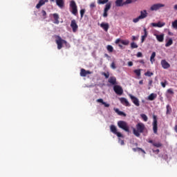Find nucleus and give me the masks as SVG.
I'll use <instances>...</instances> for the list:
<instances>
[{
    "mask_svg": "<svg viewBox=\"0 0 177 177\" xmlns=\"http://www.w3.org/2000/svg\"><path fill=\"white\" fill-rule=\"evenodd\" d=\"M145 130V125L142 122H139L136 125V129H133V135L136 136V137H139L140 136V133H144Z\"/></svg>",
    "mask_w": 177,
    "mask_h": 177,
    "instance_id": "1",
    "label": "nucleus"
},
{
    "mask_svg": "<svg viewBox=\"0 0 177 177\" xmlns=\"http://www.w3.org/2000/svg\"><path fill=\"white\" fill-rule=\"evenodd\" d=\"M55 38H56L55 42H56V44H57V49H58V50H61L62 48H63V44H68V42L62 39V37L58 36V35H57L55 37Z\"/></svg>",
    "mask_w": 177,
    "mask_h": 177,
    "instance_id": "2",
    "label": "nucleus"
},
{
    "mask_svg": "<svg viewBox=\"0 0 177 177\" xmlns=\"http://www.w3.org/2000/svg\"><path fill=\"white\" fill-rule=\"evenodd\" d=\"M118 128H120V129H122L123 131H124L127 133L130 132L128 123H127V122H125V121H123V120L118 121Z\"/></svg>",
    "mask_w": 177,
    "mask_h": 177,
    "instance_id": "3",
    "label": "nucleus"
},
{
    "mask_svg": "<svg viewBox=\"0 0 177 177\" xmlns=\"http://www.w3.org/2000/svg\"><path fill=\"white\" fill-rule=\"evenodd\" d=\"M147 17V12L146 10L140 11V15H139L137 18H135L132 20L133 23H138L140 20H142Z\"/></svg>",
    "mask_w": 177,
    "mask_h": 177,
    "instance_id": "4",
    "label": "nucleus"
},
{
    "mask_svg": "<svg viewBox=\"0 0 177 177\" xmlns=\"http://www.w3.org/2000/svg\"><path fill=\"white\" fill-rule=\"evenodd\" d=\"M70 8L71 9V12L72 15L77 16L78 14V9L75 1H71L70 2Z\"/></svg>",
    "mask_w": 177,
    "mask_h": 177,
    "instance_id": "5",
    "label": "nucleus"
},
{
    "mask_svg": "<svg viewBox=\"0 0 177 177\" xmlns=\"http://www.w3.org/2000/svg\"><path fill=\"white\" fill-rule=\"evenodd\" d=\"M153 133L157 134L158 133V120H157V116L155 115H153Z\"/></svg>",
    "mask_w": 177,
    "mask_h": 177,
    "instance_id": "6",
    "label": "nucleus"
},
{
    "mask_svg": "<svg viewBox=\"0 0 177 177\" xmlns=\"http://www.w3.org/2000/svg\"><path fill=\"white\" fill-rule=\"evenodd\" d=\"M113 92L116 95L121 96L123 94V88L120 85L113 86Z\"/></svg>",
    "mask_w": 177,
    "mask_h": 177,
    "instance_id": "7",
    "label": "nucleus"
},
{
    "mask_svg": "<svg viewBox=\"0 0 177 177\" xmlns=\"http://www.w3.org/2000/svg\"><path fill=\"white\" fill-rule=\"evenodd\" d=\"M111 132L113 133L114 135L118 136V138H123V135L118 131V129L115 125L111 124Z\"/></svg>",
    "mask_w": 177,
    "mask_h": 177,
    "instance_id": "8",
    "label": "nucleus"
},
{
    "mask_svg": "<svg viewBox=\"0 0 177 177\" xmlns=\"http://www.w3.org/2000/svg\"><path fill=\"white\" fill-rule=\"evenodd\" d=\"M163 7H165V4L156 3V4L152 5V6H151L150 10L151 11H157L158 10Z\"/></svg>",
    "mask_w": 177,
    "mask_h": 177,
    "instance_id": "9",
    "label": "nucleus"
},
{
    "mask_svg": "<svg viewBox=\"0 0 177 177\" xmlns=\"http://www.w3.org/2000/svg\"><path fill=\"white\" fill-rule=\"evenodd\" d=\"M129 97H130V99H131L132 103L135 104L136 106L138 107L139 106V100L136 97L132 95H129Z\"/></svg>",
    "mask_w": 177,
    "mask_h": 177,
    "instance_id": "10",
    "label": "nucleus"
},
{
    "mask_svg": "<svg viewBox=\"0 0 177 177\" xmlns=\"http://www.w3.org/2000/svg\"><path fill=\"white\" fill-rule=\"evenodd\" d=\"M71 27L72 28V31L73 32H77V30H78V25H77V22H75V19H73L71 21Z\"/></svg>",
    "mask_w": 177,
    "mask_h": 177,
    "instance_id": "11",
    "label": "nucleus"
},
{
    "mask_svg": "<svg viewBox=\"0 0 177 177\" xmlns=\"http://www.w3.org/2000/svg\"><path fill=\"white\" fill-rule=\"evenodd\" d=\"M92 74V72L90 71H86L85 69L82 68L80 70V77H86V75Z\"/></svg>",
    "mask_w": 177,
    "mask_h": 177,
    "instance_id": "12",
    "label": "nucleus"
},
{
    "mask_svg": "<svg viewBox=\"0 0 177 177\" xmlns=\"http://www.w3.org/2000/svg\"><path fill=\"white\" fill-rule=\"evenodd\" d=\"M161 66L163 69H168L171 67V65L165 59H162L161 60Z\"/></svg>",
    "mask_w": 177,
    "mask_h": 177,
    "instance_id": "13",
    "label": "nucleus"
},
{
    "mask_svg": "<svg viewBox=\"0 0 177 177\" xmlns=\"http://www.w3.org/2000/svg\"><path fill=\"white\" fill-rule=\"evenodd\" d=\"M120 104H122V105H124L125 106H128V107L130 106V104H129L128 100H127V98L120 97Z\"/></svg>",
    "mask_w": 177,
    "mask_h": 177,
    "instance_id": "14",
    "label": "nucleus"
},
{
    "mask_svg": "<svg viewBox=\"0 0 177 177\" xmlns=\"http://www.w3.org/2000/svg\"><path fill=\"white\" fill-rule=\"evenodd\" d=\"M100 27L102 28L104 31L107 32L108 29H109V24L108 23L102 22L100 24Z\"/></svg>",
    "mask_w": 177,
    "mask_h": 177,
    "instance_id": "15",
    "label": "nucleus"
},
{
    "mask_svg": "<svg viewBox=\"0 0 177 177\" xmlns=\"http://www.w3.org/2000/svg\"><path fill=\"white\" fill-rule=\"evenodd\" d=\"M124 5H126V3L123 2V0H116V1H115V6L118 8L124 6Z\"/></svg>",
    "mask_w": 177,
    "mask_h": 177,
    "instance_id": "16",
    "label": "nucleus"
},
{
    "mask_svg": "<svg viewBox=\"0 0 177 177\" xmlns=\"http://www.w3.org/2000/svg\"><path fill=\"white\" fill-rule=\"evenodd\" d=\"M57 6L59 8H64V0H55Z\"/></svg>",
    "mask_w": 177,
    "mask_h": 177,
    "instance_id": "17",
    "label": "nucleus"
},
{
    "mask_svg": "<svg viewBox=\"0 0 177 177\" xmlns=\"http://www.w3.org/2000/svg\"><path fill=\"white\" fill-rule=\"evenodd\" d=\"M47 2L48 0H39V3L36 4V8L40 9L41 6H43Z\"/></svg>",
    "mask_w": 177,
    "mask_h": 177,
    "instance_id": "18",
    "label": "nucleus"
},
{
    "mask_svg": "<svg viewBox=\"0 0 177 177\" xmlns=\"http://www.w3.org/2000/svg\"><path fill=\"white\" fill-rule=\"evenodd\" d=\"M156 36V40L159 42H163L164 41V34L161 35H154Z\"/></svg>",
    "mask_w": 177,
    "mask_h": 177,
    "instance_id": "19",
    "label": "nucleus"
},
{
    "mask_svg": "<svg viewBox=\"0 0 177 177\" xmlns=\"http://www.w3.org/2000/svg\"><path fill=\"white\" fill-rule=\"evenodd\" d=\"M108 82L111 84V85H116V77H111L109 79H108Z\"/></svg>",
    "mask_w": 177,
    "mask_h": 177,
    "instance_id": "20",
    "label": "nucleus"
},
{
    "mask_svg": "<svg viewBox=\"0 0 177 177\" xmlns=\"http://www.w3.org/2000/svg\"><path fill=\"white\" fill-rule=\"evenodd\" d=\"M151 25H152L153 27L161 28L164 27L165 23L159 21L158 23H152Z\"/></svg>",
    "mask_w": 177,
    "mask_h": 177,
    "instance_id": "21",
    "label": "nucleus"
},
{
    "mask_svg": "<svg viewBox=\"0 0 177 177\" xmlns=\"http://www.w3.org/2000/svg\"><path fill=\"white\" fill-rule=\"evenodd\" d=\"M147 37V30H146V28H144V35L142 36V39H141V42L142 44L144 43V41H145V39Z\"/></svg>",
    "mask_w": 177,
    "mask_h": 177,
    "instance_id": "22",
    "label": "nucleus"
},
{
    "mask_svg": "<svg viewBox=\"0 0 177 177\" xmlns=\"http://www.w3.org/2000/svg\"><path fill=\"white\" fill-rule=\"evenodd\" d=\"M156 98H157V94H156V93H151V95H149L148 97V100L150 101H153Z\"/></svg>",
    "mask_w": 177,
    "mask_h": 177,
    "instance_id": "23",
    "label": "nucleus"
},
{
    "mask_svg": "<svg viewBox=\"0 0 177 177\" xmlns=\"http://www.w3.org/2000/svg\"><path fill=\"white\" fill-rule=\"evenodd\" d=\"M53 16L54 17V20H55L54 24H59V21H58V19H59V17L58 16V15L57 13H55Z\"/></svg>",
    "mask_w": 177,
    "mask_h": 177,
    "instance_id": "24",
    "label": "nucleus"
},
{
    "mask_svg": "<svg viewBox=\"0 0 177 177\" xmlns=\"http://www.w3.org/2000/svg\"><path fill=\"white\" fill-rule=\"evenodd\" d=\"M111 8V3H108L106 4L104 11L108 12Z\"/></svg>",
    "mask_w": 177,
    "mask_h": 177,
    "instance_id": "25",
    "label": "nucleus"
},
{
    "mask_svg": "<svg viewBox=\"0 0 177 177\" xmlns=\"http://www.w3.org/2000/svg\"><path fill=\"white\" fill-rule=\"evenodd\" d=\"M156 57V52H153L152 55H151V57L149 58V61L151 64L155 61L154 58Z\"/></svg>",
    "mask_w": 177,
    "mask_h": 177,
    "instance_id": "26",
    "label": "nucleus"
},
{
    "mask_svg": "<svg viewBox=\"0 0 177 177\" xmlns=\"http://www.w3.org/2000/svg\"><path fill=\"white\" fill-rule=\"evenodd\" d=\"M153 147L156 148H160L162 147V144L161 142H156L152 144Z\"/></svg>",
    "mask_w": 177,
    "mask_h": 177,
    "instance_id": "27",
    "label": "nucleus"
},
{
    "mask_svg": "<svg viewBox=\"0 0 177 177\" xmlns=\"http://www.w3.org/2000/svg\"><path fill=\"white\" fill-rule=\"evenodd\" d=\"M106 50H108V52L109 53H113V51L114 50V48L111 45H108L106 46Z\"/></svg>",
    "mask_w": 177,
    "mask_h": 177,
    "instance_id": "28",
    "label": "nucleus"
},
{
    "mask_svg": "<svg viewBox=\"0 0 177 177\" xmlns=\"http://www.w3.org/2000/svg\"><path fill=\"white\" fill-rule=\"evenodd\" d=\"M171 44H173V40L171 39H169L168 41L166 43V44L165 45V46L167 48L171 46Z\"/></svg>",
    "mask_w": 177,
    "mask_h": 177,
    "instance_id": "29",
    "label": "nucleus"
},
{
    "mask_svg": "<svg viewBox=\"0 0 177 177\" xmlns=\"http://www.w3.org/2000/svg\"><path fill=\"white\" fill-rule=\"evenodd\" d=\"M109 1V0H97V4H106Z\"/></svg>",
    "mask_w": 177,
    "mask_h": 177,
    "instance_id": "30",
    "label": "nucleus"
},
{
    "mask_svg": "<svg viewBox=\"0 0 177 177\" xmlns=\"http://www.w3.org/2000/svg\"><path fill=\"white\" fill-rule=\"evenodd\" d=\"M142 71V69H136L133 71V73H135L136 75L140 77V72Z\"/></svg>",
    "mask_w": 177,
    "mask_h": 177,
    "instance_id": "31",
    "label": "nucleus"
},
{
    "mask_svg": "<svg viewBox=\"0 0 177 177\" xmlns=\"http://www.w3.org/2000/svg\"><path fill=\"white\" fill-rule=\"evenodd\" d=\"M115 112L118 114V115H123L125 116V113L122 112L121 111L118 110V109H115Z\"/></svg>",
    "mask_w": 177,
    "mask_h": 177,
    "instance_id": "32",
    "label": "nucleus"
},
{
    "mask_svg": "<svg viewBox=\"0 0 177 177\" xmlns=\"http://www.w3.org/2000/svg\"><path fill=\"white\" fill-rule=\"evenodd\" d=\"M41 14L42 15L43 19H47V12H46L45 10H42V11H41Z\"/></svg>",
    "mask_w": 177,
    "mask_h": 177,
    "instance_id": "33",
    "label": "nucleus"
},
{
    "mask_svg": "<svg viewBox=\"0 0 177 177\" xmlns=\"http://www.w3.org/2000/svg\"><path fill=\"white\" fill-rule=\"evenodd\" d=\"M171 27H173V28H174L175 30H177V20L171 22Z\"/></svg>",
    "mask_w": 177,
    "mask_h": 177,
    "instance_id": "34",
    "label": "nucleus"
},
{
    "mask_svg": "<svg viewBox=\"0 0 177 177\" xmlns=\"http://www.w3.org/2000/svg\"><path fill=\"white\" fill-rule=\"evenodd\" d=\"M140 118H142V120L144 122H147V120H148L147 116H146L145 114H140Z\"/></svg>",
    "mask_w": 177,
    "mask_h": 177,
    "instance_id": "35",
    "label": "nucleus"
},
{
    "mask_svg": "<svg viewBox=\"0 0 177 177\" xmlns=\"http://www.w3.org/2000/svg\"><path fill=\"white\" fill-rule=\"evenodd\" d=\"M166 108H167V112H166V114H170V113H171V106H170L169 105H167V106H166Z\"/></svg>",
    "mask_w": 177,
    "mask_h": 177,
    "instance_id": "36",
    "label": "nucleus"
},
{
    "mask_svg": "<svg viewBox=\"0 0 177 177\" xmlns=\"http://www.w3.org/2000/svg\"><path fill=\"white\" fill-rule=\"evenodd\" d=\"M129 40H122L120 41V44L125 45V46H128L129 45Z\"/></svg>",
    "mask_w": 177,
    "mask_h": 177,
    "instance_id": "37",
    "label": "nucleus"
},
{
    "mask_svg": "<svg viewBox=\"0 0 177 177\" xmlns=\"http://www.w3.org/2000/svg\"><path fill=\"white\" fill-rule=\"evenodd\" d=\"M131 46L132 49H135V48H138V45H137L136 43H135V42H132Z\"/></svg>",
    "mask_w": 177,
    "mask_h": 177,
    "instance_id": "38",
    "label": "nucleus"
},
{
    "mask_svg": "<svg viewBox=\"0 0 177 177\" xmlns=\"http://www.w3.org/2000/svg\"><path fill=\"white\" fill-rule=\"evenodd\" d=\"M86 10L85 9H82L80 10V18L82 19L84 17V15L85 14Z\"/></svg>",
    "mask_w": 177,
    "mask_h": 177,
    "instance_id": "39",
    "label": "nucleus"
},
{
    "mask_svg": "<svg viewBox=\"0 0 177 177\" xmlns=\"http://www.w3.org/2000/svg\"><path fill=\"white\" fill-rule=\"evenodd\" d=\"M96 102L101 103V104L106 103L104 102V100L102 98H99V99L96 100Z\"/></svg>",
    "mask_w": 177,
    "mask_h": 177,
    "instance_id": "40",
    "label": "nucleus"
},
{
    "mask_svg": "<svg viewBox=\"0 0 177 177\" xmlns=\"http://www.w3.org/2000/svg\"><path fill=\"white\" fill-rule=\"evenodd\" d=\"M145 76H148V77H151V76L153 75V73H152L151 72H150V71H147V72H146V73H145Z\"/></svg>",
    "mask_w": 177,
    "mask_h": 177,
    "instance_id": "41",
    "label": "nucleus"
},
{
    "mask_svg": "<svg viewBox=\"0 0 177 177\" xmlns=\"http://www.w3.org/2000/svg\"><path fill=\"white\" fill-rule=\"evenodd\" d=\"M102 75H104V77H106V79L109 78V73H108V72H106V73H102Z\"/></svg>",
    "mask_w": 177,
    "mask_h": 177,
    "instance_id": "42",
    "label": "nucleus"
},
{
    "mask_svg": "<svg viewBox=\"0 0 177 177\" xmlns=\"http://www.w3.org/2000/svg\"><path fill=\"white\" fill-rule=\"evenodd\" d=\"M167 93L170 95H174V91H173V89L169 88V89H167Z\"/></svg>",
    "mask_w": 177,
    "mask_h": 177,
    "instance_id": "43",
    "label": "nucleus"
},
{
    "mask_svg": "<svg viewBox=\"0 0 177 177\" xmlns=\"http://www.w3.org/2000/svg\"><path fill=\"white\" fill-rule=\"evenodd\" d=\"M111 69H116V65H115V62H111Z\"/></svg>",
    "mask_w": 177,
    "mask_h": 177,
    "instance_id": "44",
    "label": "nucleus"
},
{
    "mask_svg": "<svg viewBox=\"0 0 177 177\" xmlns=\"http://www.w3.org/2000/svg\"><path fill=\"white\" fill-rule=\"evenodd\" d=\"M160 84H161V86H162V88H165L166 84H167V81H165V82H161Z\"/></svg>",
    "mask_w": 177,
    "mask_h": 177,
    "instance_id": "45",
    "label": "nucleus"
},
{
    "mask_svg": "<svg viewBox=\"0 0 177 177\" xmlns=\"http://www.w3.org/2000/svg\"><path fill=\"white\" fill-rule=\"evenodd\" d=\"M137 150H138V151H142V153H144V154L146 153L145 151H144L142 148L137 147Z\"/></svg>",
    "mask_w": 177,
    "mask_h": 177,
    "instance_id": "46",
    "label": "nucleus"
},
{
    "mask_svg": "<svg viewBox=\"0 0 177 177\" xmlns=\"http://www.w3.org/2000/svg\"><path fill=\"white\" fill-rule=\"evenodd\" d=\"M122 41L124 40H121V39H116V40L115 41V44H118L119 43H121Z\"/></svg>",
    "mask_w": 177,
    "mask_h": 177,
    "instance_id": "47",
    "label": "nucleus"
},
{
    "mask_svg": "<svg viewBox=\"0 0 177 177\" xmlns=\"http://www.w3.org/2000/svg\"><path fill=\"white\" fill-rule=\"evenodd\" d=\"M124 4H131V3H132V0H127V1H125L124 2Z\"/></svg>",
    "mask_w": 177,
    "mask_h": 177,
    "instance_id": "48",
    "label": "nucleus"
},
{
    "mask_svg": "<svg viewBox=\"0 0 177 177\" xmlns=\"http://www.w3.org/2000/svg\"><path fill=\"white\" fill-rule=\"evenodd\" d=\"M143 57V54L140 52H138L137 53V57Z\"/></svg>",
    "mask_w": 177,
    "mask_h": 177,
    "instance_id": "49",
    "label": "nucleus"
},
{
    "mask_svg": "<svg viewBox=\"0 0 177 177\" xmlns=\"http://www.w3.org/2000/svg\"><path fill=\"white\" fill-rule=\"evenodd\" d=\"M102 105H104V107H106V108H108V107H109V106H110L109 104H107L106 102H104V103H102Z\"/></svg>",
    "mask_w": 177,
    "mask_h": 177,
    "instance_id": "50",
    "label": "nucleus"
},
{
    "mask_svg": "<svg viewBox=\"0 0 177 177\" xmlns=\"http://www.w3.org/2000/svg\"><path fill=\"white\" fill-rule=\"evenodd\" d=\"M133 65V63L132 62H128L129 67H131Z\"/></svg>",
    "mask_w": 177,
    "mask_h": 177,
    "instance_id": "51",
    "label": "nucleus"
},
{
    "mask_svg": "<svg viewBox=\"0 0 177 177\" xmlns=\"http://www.w3.org/2000/svg\"><path fill=\"white\" fill-rule=\"evenodd\" d=\"M90 7H91V8H95V3H91Z\"/></svg>",
    "mask_w": 177,
    "mask_h": 177,
    "instance_id": "52",
    "label": "nucleus"
},
{
    "mask_svg": "<svg viewBox=\"0 0 177 177\" xmlns=\"http://www.w3.org/2000/svg\"><path fill=\"white\" fill-rule=\"evenodd\" d=\"M152 151L153 153H156V154H158L160 151L159 149H156V150H153Z\"/></svg>",
    "mask_w": 177,
    "mask_h": 177,
    "instance_id": "53",
    "label": "nucleus"
},
{
    "mask_svg": "<svg viewBox=\"0 0 177 177\" xmlns=\"http://www.w3.org/2000/svg\"><path fill=\"white\" fill-rule=\"evenodd\" d=\"M108 11H104V17H107L108 14H107Z\"/></svg>",
    "mask_w": 177,
    "mask_h": 177,
    "instance_id": "54",
    "label": "nucleus"
},
{
    "mask_svg": "<svg viewBox=\"0 0 177 177\" xmlns=\"http://www.w3.org/2000/svg\"><path fill=\"white\" fill-rule=\"evenodd\" d=\"M138 63H140V64H145V62H144L143 59L139 60V61H138Z\"/></svg>",
    "mask_w": 177,
    "mask_h": 177,
    "instance_id": "55",
    "label": "nucleus"
},
{
    "mask_svg": "<svg viewBox=\"0 0 177 177\" xmlns=\"http://www.w3.org/2000/svg\"><path fill=\"white\" fill-rule=\"evenodd\" d=\"M120 145H124V141L120 140Z\"/></svg>",
    "mask_w": 177,
    "mask_h": 177,
    "instance_id": "56",
    "label": "nucleus"
},
{
    "mask_svg": "<svg viewBox=\"0 0 177 177\" xmlns=\"http://www.w3.org/2000/svg\"><path fill=\"white\" fill-rule=\"evenodd\" d=\"M149 143L153 145V144H156V142H153L152 140H149Z\"/></svg>",
    "mask_w": 177,
    "mask_h": 177,
    "instance_id": "57",
    "label": "nucleus"
},
{
    "mask_svg": "<svg viewBox=\"0 0 177 177\" xmlns=\"http://www.w3.org/2000/svg\"><path fill=\"white\" fill-rule=\"evenodd\" d=\"M136 39H137V38L136 36H132V41H135Z\"/></svg>",
    "mask_w": 177,
    "mask_h": 177,
    "instance_id": "58",
    "label": "nucleus"
},
{
    "mask_svg": "<svg viewBox=\"0 0 177 177\" xmlns=\"http://www.w3.org/2000/svg\"><path fill=\"white\" fill-rule=\"evenodd\" d=\"M174 131H175V132L177 133V125H175V127H174Z\"/></svg>",
    "mask_w": 177,
    "mask_h": 177,
    "instance_id": "59",
    "label": "nucleus"
},
{
    "mask_svg": "<svg viewBox=\"0 0 177 177\" xmlns=\"http://www.w3.org/2000/svg\"><path fill=\"white\" fill-rule=\"evenodd\" d=\"M152 83H153V81H152V80H149V85H151Z\"/></svg>",
    "mask_w": 177,
    "mask_h": 177,
    "instance_id": "60",
    "label": "nucleus"
},
{
    "mask_svg": "<svg viewBox=\"0 0 177 177\" xmlns=\"http://www.w3.org/2000/svg\"><path fill=\"white\" fill-rule=\"evenodd\" d=\"M132 150H133V151H135V152L138 151L137 148H133V149H132Z\"/></svg>",
    "mask_w": 177,
    "mask_h": 177,
    "instance_id": "61",
    "label": "nucleus"
},
{
    "mask_svg": "<svg viewBox=\"0 0 177 177\" xmlns=\"http://www.w3.org/2000/svg\"><path fill=\"white\" fill-rule=\"evenodd\" d=\"M139 84H143V80L139 81Z\"/></svg>",
    "mask_w": 177,
    "mask_h": 177,
    "instance_id": "62",
    "label": "nucleus"
},
{
    "mask_svg": "<svg viewBox=\"0 0 177 177\" xmlns=\"http://www.w3.org/2000/svg\"><path fill=\"white\" fill-rule=\"evenodd\" d=\"M174 10H177V4L174 6Z\"/></svg>",
    "mask_w": 177,
    "mask_h": 177,
    "instance_id": "63",
    "label": "nucleus"
},
{
    "mask_svg": "<svg viewBox=\"0 0 177 177\" xmlns=\"http://www.w3.org/2000/svg\"><path fill=\"white\" fill-rule=\"evenodd\" d=\"M104 57H109V56L107 54H104Z\"/></svg>",
    "mask_w": 177,
    "mask_h": 177,
    "instance_id": "64",
    "label": "nucleus"
}]
</instances>
